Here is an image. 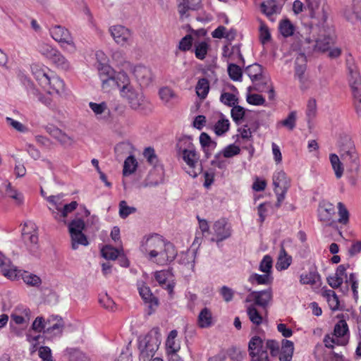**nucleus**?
I'll use <instances>...</instances> for the list:
<instances>
[{
    "instance_id": "39",
    "label": "nucleus",
    "mask_w": 361,
    "mask_h": 361,
    "mask_svg": "<svg viewBox=\"0 0 361 361\" xmlns=\"http://www.w3.org/2000/svg\"><path fill=\"white\" fill-rule=\"evenodd\" d=\"M200 142L207 157L209 156L208 151L213 150L216 147V142L212 140L211 137L206 133L200 134Z\"/></svg>"
},
{
    "instance_id": "28",
    "label": "nucleus",
    "mask_w": 361,
    "mask_h": 361,
    "mask_svg": "<svg viewBox=\"0 0 361 361\" xmlns=\"http://www.w3.org/2000/svg\"><path fill=\"white\" fill-rule=\"evenodd\" d=\"M347 71L350 85L361 82L358 68L353 61L347 60Z\"/></svg>"
},
{
    "instance_id": "3",
    "label": "nucleus",
    "mask_w": 361,
    "mask_h": 361,
    "mask_svg": "<svg viewBox=\"0 0 361 361\" xmlns=\"http://www.w3.org/2000/svg\"><path fill=\"white\" fill-rule=\"evenodd\" d=\"M349 338L348 326L345 320L341 319L336 324L334 333L325 336L324 343L326 348H333L334 345H346L349 341Z\"/></svg>"
},
{
    "instance_id": "22",
    "label": "nucleus",
    "mask_w": 361,
    "mask_h": 361,
    "mask_svg": "<svg viewBox=\"0 0 361 361\" xmlns=\"http://www.w3.org/2000/svg\"><path fill=\"white\" fill-rule=\"evenodd\" d=\"M89 106L93 111L97 120L104 122L108 121L110 116V111L105 102H101L98 104L90 102L89 103Z\"/></svg>"
},
{
    "instance_id": "43",
    "label": "nucleus",
    "mask_w": 361,
    "mask_h": 361,
    "mask_svg": "<svg viewBox=\"0 0 361 361\" xmlns=\"http://www.w3.org/2000/svg\"><path fill=\"white\" fill-rule=\"evenodd\" d=\"M37 51L47 59L50 60L57 49L49 44L40 42L37 44Z\"/></svg>"
},
{
    "instance_id": "20",
    "label": "nucleus",
    "mask_w": 361,
    "mask_h": 361,
    "mask_svg": "<svg viewBox=\"0 0 361 361\" xmlns=\"http://www.w3.org/2000/svg\"><path fill=\"white\" fill-rule=\"evenodd\" d=\"M0 269L6 278L14 280L16 278L17 267L11 264V260L0 252Z\"/></svg>"
},
{
    "instance_id": "15",
    "label": "nucleus",
    "mask_w": 361,
    "mask_h": 361,
    "mask_svg": "<svg viewBox=\"0 0 361 361\" xmlns=\"http://www.w3.org/2000/svg\"><path fill=\"white\" fill-rule=\"evenodd\" d=\"M139 293L147 306V314H152L157 309L159 306V300L154 297L149 288L142 284L138 287Z\"/></svg>"
},
{
    "instance_id": "50",
    "label": "nucleus",
    "mask_w": 361,
    "mask_h": 361,
    "mask_svg": "<svg viewBox=\"0 0 361 361\" xmlns=\"http://www.w3.org/2000/svg\"><path fill=\"white\" fill-rule=\"evenodd\" d=\"M209 49V44L206 42H201L195 44V54L200 60L205 59Z\"/></svg>"
},
{
    "instance_id": "4",
    "label": "nucleus",
    "mask_w": 361,
    "mask_h": 361,
    "mask_svg": "<svg viewBox=\"0 0 361 361\" xmlns=\"http://www.w3.org/2000/svg\"><path fill=\"white\" fill-rule=\"evenodd\" d=\"M161 343L160 334L157 331H151L139 343L140 361H149L152 359Z\"/></svg>"
},
{
    "instance_id": "41",
    "label": "nucleus",
    "mask_w": 361,
    "mask_h": 361,
    "mask_svg": "<svg viewBox=\"0 0 361 361\" xmlns=\"http://www.w3.org/2000/svg\"><path fill=\"white\" fill-rule=\"evenodd\" d=\"M279 30L284 37H288L294 34L295 26L288 19H284L280 21Z\"/></svg>"
},
{
    "instance_id": "42",
    "label": "nucleus",
    "mask_w": 361,
    "mask_h": 361,
    "mask_svg": "<svg viewBox=\"0 0 361 361\" xmlns=\"http://www.w3.org/2000/svg\"><path fill=\"white\" fill-rule=\"evenodd\" d=\"M78 207V203L75 201H73L69 204H63L61 209L59 210V212H55L52 210V214L54 215V218L57 220H60L61 217L66 218L68 214L74 211Z\"/></svg>"
},
{
    "instance_id": "63",
    "label": "nucleus",
    "mask_w": 361,
    "mask_h": 361,
    "mask_svg": "<svg viewBox=\"0 0 361 361\" xmlns=\"http://www.w3.org/2000/svg\"><path fill=\"white\" fill-rule=\"evenodd\" d=\"M102 254L105 259L114 260L118 255V251L111 246L106 245L102 250Z\"/></svg>"
},
{
    "instance_id": "57",
    "label": "nucleus",
    "mask_w": 361,
    "mask_h": 361,
    "mask_svg": "<svg viewBox=\"0 0 361 361\" xmlns=\"http://www.w3.org/2000/svg\"><path fill=\"white\" fill-rule=\"evenodd\" d=\"M136 212V208L134 207H129L125 200H122L119 203V215L122 219H126L130 214Z\"/></svg>"
},
{
    "instance_id": "2",
    "label": "nucleus",
    "mask_w": 361,
    "mask_h": 361,
    "mask_svg": "<svg viewBox=\"0 0 361 361\" xmlns=\"http://www.w3.org/2000/svg\"><path fill=\"white\" fill-rule=\"evenodd\" d=\"M31 71L39 85L45 89L49 94L57 93L64 89L63 81L55 75L46 66L41 63H32Z\"/></svg>"
},
{
    "instance_id": "53",
    "label": "nucleus",
    "mask_w": 361,
    "mask_h": 361,
    "mask_svg": "<svg viewBox=\"0 0 361 361\" xmlns=\"http://www.w3.org/2000/svg\"><path fill=\"white\" fill-rule=\"evenodd\" d=\"M229 77L234 81H240L242 78V70L239 66L230 63L228 66Z\"/></svg>"
},
{
    "instance_id": "48",
    "label": "nucleus",
    "mask_w": 361,
    "mask_h": 361,
    "mask_svg": "<svg viewBox=\"0 0 361 361\" xmlns=\"http://www.w3.org/2000/svg\"><path fill=\"white\" fill-rule=\"evenodd\" d=\"M231 114L233 121L239 125L244 118L245 109L239 105H235L231 109Z\"/></svg>"
},
{
    "instance_id": "19",
    "label": "nucleus",
    "mask_w": 361,
    "mask_h": 361,
    "mask_svg": "<svg viewBox=\"0 0 361 361\" xmlns=\"http://www.w3.org/2000/svg\"><path fill=\"white\" fill-rule=\"evenodd\" d=\"M335 214V208L333 204L329 202H323L319 204V218L321 221L331 226L334 221L332 217Z\"/></svg>"
},
{
    "instance_id": "34",
    "label": "nucleus",
    "mask_w": 361,
    "mask_h": 361,
    "mask_svg": "<svg viewBox=\"0 0 361 361\" xmlns=\"http://www.w3.org/2000/svg\"><path fill=\"white\" fill-rule=\"evenodd\" d=\"M195 91L200 99H204L209 91V80L205 78H200L196 85Z\"/></svg>"
},
{
    "instance_id": "25",
    "label": "nucleus",
    "mask_w": 361,
    "mask_h": 361,
    "mask_svg": "<svg viewBox=\"0 0 361 361\" xmlns=\"http://www.w3.org/2000/svg\"><path fill=\"white\" fill-rule=\"evenodd\" d=\"M281 8L276 0H267L261 4V11L270 20H274L271 16L279 13Z\"/></svg>"
},
{
    "instance_id": "62",
    "label": "nucleus",
    "mask_w": 361,
    "mask_h": 361,
    "mask_svg": "<svg viewBox=\"0 0 361 361\" xmlns=\"http://www.w3.org/2000/svg\"><path fill=\"white\" fill-rule=\"evenodd\" d=\"M339 218L338 221L342 224H346L349 220V212L342 202L338 203Z\"/></svg>"
},
{
    "instance_id": "59",
    "label": "nucleus",
    "mask_w": 361,
    "mask_h": 361,
    "mask_svg": "<svg viewBox=\"0 0 361 361\" xmlns=\"http://www.w3.org/2000/svg\"><path fill=\"white\" fill-rule=\"evenodd\" d=\"M272 263L273 261L271 257L267 255L264 256L263 259L260 262L259 269L264 273L271 274Z\"/></svg>"
},
{
    "instance_id": "26",
    "label": "nucleus",
    "mask_w": 361,
    "mask_h": 361,
    "mask_svg": "<svg viewBox=\"0 0 361 361\" xmlns=\"http://www.w3.org/2000/svg\"><path fill=\"white\" fill-rule=\"evenodd\" d=\"M306 71L305 64H298L296 62L295 67V78H297L300 82V88L302 90H306L310 87L309 79L305 76Z\"/></svg>"
},
{
    "instance_id": "32",
    "label": "nucleus",
    "mask_w": 361,
    "mask_h": 361,
    "mask_svg": "<svg viewBox=\"0 0 361 361\" xmlns=\"http://www.w3.org/2000/svg\"><path fill=\"white\" fill-rule=\"evenodd\" d=\"M49 61L62 70L66 71L70 68V63L58 49Z\"/></svg>"
},
{
    "instance_id": "29",
    "label": "nucleus",
    "mask_w": 361,
    "mask_h": 361,
    "mask_svg": "<svg viewBox=\"0 0 361 361\" xmlns=\"http://www.w3.org/2000/svg\"><path fill=\"white\" fill-rule=\"evenodd\" d=\"M197 251L195 250H188L186 252H181L179 256V263L185 266L188 269L193 270Z\"/></svg>"
},
{
    "instance_id": "44",
    "label": "nucleus",
    "mask_w": 361,
    "mask_h": 361,
    "mask_svg": "<svg viewBox=\"0 0 361 361\" xmlns=\"http://www.w3.org/2000/svg\"><path fill=\"white\" fill-rule=\"evenodd\" d=\"M247 314L252 324L259 326L262 323V317L256 309L255 305H251L247 307Z\"/></svg>"
},
{
    "instance_id": "37",
    "label": "nucleus",
    "mask_w": 361,
    "mask_h": 361,
    "mask_svg": "<svg viewBox=\"0 0 361 361\" xmlns=\"http://www.w3.org/2000/svg\"><path fill=\"white\" fill-rule=\"evenodd\" d=\"M345 15L348 19L351 20L354 16L361 23V0H354L350 8L346 11Z\"/></svg>"
},
{
    "instance_id": "40",
    "label": "nucleus",
    "mask_w": 361,
    "mask_h": 361,
    "mask_svg": "<svg viewBox=\"0 0 361 361\" xmlns=\"http://www.w3.org/2000/svg\"><path fill=\"white\" fill-rule=\"evenodd\" d=\"M323 296L326 298L330 309L333 311L338 310L339 300L336 293L332 290L324 291Z\"/></svg>"
},
{
    "instance_id": "13",
    "label": "nucleus",
    "mask_w": 361,
    "mask_h": 361,
    "mask_svg": "<svg viewBox=\"0 0 361 361\" xmlns=\"http://www.w3.org/2000/svg\"><path fill=\"white\" fill-rule=\"evenodd\" d=\"M212 229L216 238H212V240L216 243L230 238L232 233L231 226L225 219H220L215 221Z\"/></svg>"
},
{
    "instance_id": "47",
    "label": "nucleus",
    "mask_w": 361,
    "mask_h": 361,
    "mask_svg": "<svg viewBox=\"0 0 361 361\" xmlns=\"http://www.w3.org/2000/svg\"><path fill=\"white\" fill-rule=\"evenodd\" d=\"M329 159L332 168L335 172L336 177L337 178H340L343 176V168L338 157L335 154H330Z\"/></svg>"
},
{
    "instance_id": "60",
    "label": "nucleus",
    "mask_w": 361,
    "mask_h": 361,
    "mask_svg": "<svg viewBox=\"0 0 361 361\" xmlns=\"http://www.w3.org/2000/svg\"><path fill=\"white\" fill-rule=\"evenodd\" d=\"M259 39L263 44H267L271 39L269 30L266 24L262 21L260 22Z\"/></svg>"
},
{
    "instance_id": "58",
    "label": "nucleus",
    "mask_w": 361,
    "mask_h": 361,
    "mask_svg": "<svg viewBox=\"0 0 361 361\" xmlns=\"http://www.w3.org/2000/svg\"><path fill=\"white\" fill-rule=\"evenodd\" d=\"M317 111V102L314 99L311 98L307 102L306 109V116L307 117L308 122L316 116Z\"/></svg>"
},
{
    "instance_id": "16",
    "label": "nucleus",
    "mask_w": 361,
    "mask_h": 361,
    "mask_svg": "<svg viewBox=\"0 0 361 361\" xmlns=\"http://www.w3.org/2000/svg\"><path fill=\"white\" fill-rule=\"evenodd\" d=\"M51 37L61 44H73L72 37L69 31L61 25H54L49 29Z\"/></svg>"
},
{
    "instance_id": "18",
    "label": "nucleus",
    "mask_w": 361,
    "mask_h": 361,
    "mask_svg": "<svg viewBox=\"0 0 361 361\" xmlns=\"http://www.w3.org/2000/svg\"><path fill=\"white\" fill-rule=\"evenodd\" d=\"M178 336L176 330H172L169 332L166 341V347L168 355L170 356L169 360H178L177 352L180 350V344L176 343V338Z\"/></svg>"
},
{
    "instance_id": "35",
    "label": "nucleus",
    "mask_w": 361,
    "mask_h": 361,
    "mask_svg": "<svg viewBox=\"0 0 361 361\" xmlns=\"http://www.w3.org/2000/svg\"><path fill=\"white\" fill-rule=\"evenodd\" d=\"M291 263V257L288 256L283 247L281 248L276 267L278 270H285Z\"/></svg>"
},
{
    "instance_id": "17",
    "label": "nucleus",
    "mask_w": 361,
    "mask_h": 361,
    "mask_svg": "<svg viewBox=\"0 0 361 361\" xmlns=\"http://www.w3.org/2000/svg\"><path fill=\"white\" fill-rule=\"evenodd\" d=\"M133 75L142 87L148 86L152 80V73L150 68L142 65L135 66Z\"/></svg>"
},
{
    "instance_id": "33",
    "label": "nucleus",
    "mask_w": 361,
    "mask_h": 361,
    "mask_svg": "<svg viewBox=\"0 0 361 361\" xmlns=\"http://www.w3.org/2000/svg\"><path fill=\"white\" fill-rule=\"evenodd\" d=\"M248 281L252 284L269 285L271 283L273 277L269 274H258L255 273L249 276Z\"/></svg>"
},
{
    "instance_id": "11",
    "label": "nucleus",
    "mask_w": 361,
    "mask_h": 361,
    "mask_svg": "<svg viewBox=\"0 0 361 361\" xmlns=\"http://www.w3.org/2000/svg\"><path fill=\"white\" fill-rule=\"evenodd\" d=\"M273 299V293L271 288L260 291H252L246 298L245 302H254L255 305L267 308Z\"/></svg>"
},
{
    "instance_id": "61",
    "label": "nucleus",
    "mask_w": 361,
    "mask_h": 361,
    "mask_svg": "<svg viewBox=\"0 0 361 361\" xmlns=\"http://www.w3.org/2000/svg\"><path fill=\"white\" fill-rule=\"evenodd\" d=\"M281 125H282L284 127H286L290 130H293V128L295 127L296 123V112L295 111H291L287 118L279 123Z\"/></svg>"
},
{
    "instance_id": "10",
    "label": "nucleus",
    "mask_w": 361,
    "mask_h": 361,
    "mask_svg": "<svg viewBox=\"0 0 361 361\" xmlns=\"http://www.w3.org/2000/svg\"><path fill=\"white\" fill-rule=\"evenodd\" d=\"M64 322L58 315H51L47 319V326L44 335L47 338H53L62 335L64 329Z\"/></svg>"
},
{
    "instance_id": "31",
    "label": "nucleus",
    "mask_w": 361,
    "mask_h": 361,
    "mask_svg": "<svg viewBox=\"0 0 361 361\" xmlns=\"http://www.w3.org/2000/svg\"><path fill=\"white\" fill-rule=\"evenodd\" d=\"M198 325L200 328H209L213 324L212 312L207 308H203L198 315Z\"/></svg>"
},
{
    "instance_id": "49",
    "label": "nucleus",
    "mask_w": 361,
    "mask_h": 361,
    "mask_svg": "<svg viewBox=\"0 0 361 361\" xmlns=\"http://www.w3.org/2000/svg\"><path fill=\"white\" fill-rule=\"evenodd\" d=\"M71 237V247L73 250H77L80 245L86 246L88 245L87 237L83 234H73Z\"/></svg>"
},
{
    "instance_id": "36",
    "label": "nucleus",
    "mask_w": 361,
    "mask_h": 361,
    "mask_svg": "<svg viewBox=\"0 0 361 361\" xmlns=\"http://www.w3.org/2000/svg\"><path fill=\"white\" fill-rule=\"evenodd\" d=\"M245 71L252 82L262 79V67L258 63L248 66Z\"/></svg>"
},
{
    "instance_id": "1",
    "label": "nucleus",
    "mask_w": 361,
    "mask_h": 361,
    "mask_svg": "<svg viewBox=\"0 0 361 361\" xmlns=\"http://www.w3.org/2000/svg\"><path fill=\"white\" fill-rule=\"evenodd\" d=\"M141 251L149 261L161 266L171 262L177 255L174 245L158 234L147 237L142 242Z\"/></svg>"
},
{
    "instance_id": "21",
    "label": "nucleus",
    "mask_w": 361,
    "mask_h": 361,
    "mask_svg": "<svg viewBox=\"0 0 361 361\" xmlns=\"http://www.w3.org/2000/svg\"><path fill=\"white\" fill-rule=\"evenodd\" d=\"M47 132L57 140L61 145L64 146H71L73 144V139L63 133L59 128L54 126H48L46 128Z\"/></svg>"
},
{
    "instance_id": "27",
    "label": "nucleus",
    "mask_w": 361,
    "mask_h": 361,
    "mask_svg": "<svg viewBox=\"0 0 361 361\" xmlns=\"http://www.w3.org/2000/svg\"><path fill=\"white\" fill-rule=\"evenodd\" d=\"M300 282L303 285L319 286L321 284V276L317 271H310L300 275Z\"/></svg>"
},
{
    "instance_id": "5",
    "label": "nucleus",
    "mask_w": 361,
    "mask_h": 361,
    "mask_svg": "<svg viewBox=\"0 0 361 361\" xmlns=\"http://www.w3.org/2000/svg\"><path fill=\"white\" fill-rule=\"evenodd\" d=\"M248 353L251 357L250 361H271L264 339L258 336L252 337L248 343Z\"/></svg>"
},
{
    "instance_id": "12",
    "label": "nucleus",
    "mask_w": 361,
    "mask_h": 361,
    "mask_svg": "<svg viewBox=\"0 0 361 361\" xmlns=\"http://www.w3.org/2000/svg\"><path fill=\"white\" fill-rule=\"evenodd\" d=\"M98 73L102 82V87L105 91L117 88L115 72L109 66L98 67Z\"/></svg>"
},
{
    "instance_id": "24",
    "label": "nucleus",
    "mask_w": 361,
    "mask_h": 361,
    "mask_svg": "<svg viewBox=\"0 0 361 361\" xmlns=\"http://www.w3.org/2000/svg\"><path fill=\"white\" fill-rule=\"evenodd\" d=\"M294 351V344L292 341L283 339L281 348L279 351V359L280 361H290Z\"/></svg>"
},
{
    "instance_id": "38",
    "label": "nucleus",
    "mask_w": 361,
    "mask_h": 361,
    "mask_svg": "<svg viewBox=\"0 0 361 361\" xmlns=\"http://www.w3.org/2000/svg\"><path fill=\"white\" fill-rule=\"evenodd\" d=\"M334 42V39L330 35L320 37L316 40L315 49L321 51H326L330 49Z\"/></svg>"
},
{
    "instance_id": "45",
    "label": "nucleus",
    "mask_w": 361,
    "mask_h": 361,
    "mask_svg": "<svg viewBox=\"0 0 361 361\" xmlns=\"http://www.w3.org/2000/svg\"><path fill=\"white\" fill-rule=\"evenodd\" d=\"M137 166V162L133 156H129L124 161L123 173L128 176L134 173Z\"/></svg>"
},
{
    "instance_id": "30",
    "label": "nucleus",
    "mask_w": 361,
    "mask_h": 361,
    "mask_svg": "<svg viewBox=\"0 0 361 361\" xmlns=\"http://www.w3.org/2000/svg\"><path fill=\"white\" fill-rule=\"evenodd\" d=\"M195 147L192 143L190 137L185 135L179 137L176 145V149L178 155L183 152H185L188 150H190Z\"/></svg>"
},
{
    "instance_id": "6",
    "label": "nucleus",
    "mask_w": 361,
    "mask_h": 361,
    "mask_svg": "<svg viewBox=\"0 0 361 361\" xmlns=\"http://www.w3.org/2000/svg\"><path fill=\"white\" fill-rule=\"evenodd\" d=\"M178 156L181 157L186 164V172L190 176L196 178L202 173V166L200 160V155L195 147Z\"/></svg>"
},
{
    "instance_id": "56",
    "label": "nucleus",
    "mask_w": 361,
    "mask_h": 361,
    "mask_svg": "<svg viewBox=\"0 0 361 361\" xmlns=\"http://www.w3.org/2000/svg\"><path fill=\"white\" fill-rule=\"evenodd\" d=\"M47 319L45 320L43 317H37L32 324V329L37 333H43L46 330Z\"/></svg>"
},
{
    "instance_id": "52",
    "label": "nucleus",
    "mask_w": 361,
    "mask_h": 361,
    "mask_svg": "<svg viewBox=\"0 0 361 361\" xmlns=\"http://www.w3.org/2000/svg\"><path fill=\"white\" fill-rule=\"evenodd\" d=\"M230 122L228 119L221 118L214 126L215 133L218 135H223L229 129Z\"/></svg>"
},
{
    "instance_id": "9",
    "label": "nucleus",
    "mask_w": 361,
    "mask_h": 361,
    "mask_svg": "<svg viewBox=\"0 0 361 361\" xmlns=\"http://www.w3.org/2000/svg\"><path fill=\"white\" fill-rule=\"evenodd\" d=\"M109 31L117 44L126 47L132 44V33L127 27L117 25L111 26Z\"/></svg>"
},
{
    "instance_id": "51",
    "label": "nucleus",
    "mask_w": 361,
    "mask_h": 361,
    "mask_svg": "<svg viewBox=\"0 0 361 361\" xmlns=\"http://www.w3.org/2000/svg\"><path fill=\"white\" fill-rule=\"evenodd\" d=\"M115 80L116 82L117 88L120 89V91L123 90L124 87H130L129 82V78L126 73L124 72L115 73Z\"/></svg>"
},
{
    "instance_id": "23",
    "label": "nucleus",
    "mask_w": 361,
    "mask_h": 361,
    "mask_svg": "<svg viewBox=\"0 0 361 361\" xmlns=\"http://www.w3.org/2000/svg\"><path fill=\"white\" fill-rule=\"evenodd\" d=\"M17 276H16V278L14 279H19L20 278H21L23 281L27 285V286H39L40 284L42 283V280L41 279L34 274H31V273H29L28 271H23V270H20V269H17Z\"/></svg>"
},
{
    "instance_id": "8",
    "label": "nucleus",
    "mask_w": 361,
    "mask_h": 361,
    "mask_svg": "<svg viewBox=\"0 0 361 361\" xmlns=\"http://www.w3.org/2000/svg\"><path fill=\"white\" fill-rule=\"evenodd\" d=\"M31 318V311L29 308L23 306L16 307L11 314L10 326L13 331L16 334H19L16 328L13 327V324L27 326Z\"/></svg>"
},
{
    "instance_id": "7",
    "label": "nucleus",
    "mask_w": 361,
    "mask_h": 361,
    "mask_svg": "<svg viewBox=\"0 0 361 361\" xmlns=\"http://www.w3.org/2000/svg\"><path fill=\"white\" fill-rule=\"evenodd\" d=\"M273 185L274 186V192L277 197L276 207H279L281 202L284 200L286 194L290 188V180L283 171H276L273 175Z\"/></svg>"
},
{
    "instance_id": "14",
    "label": "nucleus",
    "mask_w": 361,
    "mask_h": 361,
    "mask_svg": "<svg viewBox=\"0 0 361 361\" xmlns=\"http://www.w3.org/2000/svg\"><path fill=\"white\" fill-rule=\"evenodd\" d=\"M121 96L128 99L130 107L133 109H140L144 104L142 94L136 92L132 86L124 87L123 90H121Z\"/></svg>"
},
{
    "instance_id": "64",
    "label": "nucleus",
    "mask_w": 361,
    "mask_h": 361,
    "mask_svg": "<svg viewBox=\"0 0 361 361\" xmlns=\"http://www.w3.org/2000/svg\"><path fill=\"white\" fill-rule=\"evenodd\" d=\"M240 149L238 146L231 144L226 146L222 151V154L226 158H231L240 153Z\"/></svg>"
},
{
    "instance_id": "55",
    "label": "nucleus",
    "mask_w": 361,
    "mask_h": 361,
    "mask_svg": "<svg viewBox=\"0 0 361 361\" xmlns=\"http://www.w3.org/2000/svg\"><path fill=\"white\" fill-rule=\"evenodd\" d=\"M220 101L224 104L228 106H233L238 102V97L234 94L229 92H223L220 96Z\"/></svg>"
},
{
    "instance_id": "54",
    "label": "nucleus",
    "mask_w": 361,
    "mask_h": 361,
    "mask_svg": "<svg viewBox=\"0 0 361 361\" xmlns=\"http://www.w3.org/2000/svg\"><path fill=\"white\" fill-rule=\"evenodd\" d=\"M159 94L161 99L165 103H167L171 99L177 97L174 91L169 87H161L159 90Z\"/></svg>"
},
{
    "instance_id": "46",
    "label": "nucleus",
    "mask_w": 361,
    "mask_h": 361,
    "mask_svg": "<svg viewBox=\"0 0 361 361\" xmlns=\"http://www.w3.org/2000/svg\"><path fill=\"white\" fill-rule=\"evenodd\" d=\"M85 226V222L81 219H73L71 221L68 226V229L71 235L81 234Z\"/></svg>"
}]
</instances>
